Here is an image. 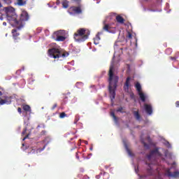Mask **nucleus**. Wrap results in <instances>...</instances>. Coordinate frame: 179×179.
I'll return each instance as SVG.
<instances>
[{
  "label": "nucleus",
  "mask_w": 179,
  "mask_h": 179,
  "mask_svg": "<svg viewBox=\"0 0 179 179\" xmlns=\"http://www.w3.org/2000/svg\"><path fill=\"white\" fill-rule=\"evenodd\" d=\"M108 76V90L111 103H113V101H114V99H115V90H117L119 79L118 76L114 75V65H111L110 66Z\"/></svg>",
  "instance_id": "nucleus-1"
},
{
  "label": "nucleus",
  "mask_w": 179,
  "mask_h": 179,
  "mask_svg": "<svg viewBox=\"0 0 179 179\" xmlns=\"http://www.w3.org/2000/svg\"><path fill=\"white\" fill-rule=\"evenodd\" d=\"M7 20L11 24V26H15L18 30H20L23 27V24L17 20V15L15 13V8L13 7H6L5 8Z\"/></svg>",
  "instance_id": "nucleus-2"
},
{
  "label": "nucleus",
  "mask_w": 179,
  "mask_h": 179,
  "mask_svg": "<svg viewBox=\"0 0 179 179\" xmlns=\"http://www.w3.org/2000/svg\"><path fill=\"white\" fill-rule=\"evenodd\" d=\"M89 36H90V31L89 29L80 28L74 34V40L77 43H83V41H86L89 38Z\"/></svg>",
  "instance_id": "nucleus-3"
},
{
  "label": "nucleus",
  "mask_w": 179,
  "mask_h": 179,
  "mask_svg": "<svg viewBox=\"0 0 179 179\" xmlns=\"http://www.w3.org/2000/svg\"><path fill=\"white\" fill-rule=\"evenodd\" d=\"M48 55L51 58H55V59H57V58H61L62 57H68L69 53H68V52H62L61 49L53 48L48 50Z\"/></svg>",
  "instance_id": "nucleus-4"
},
{
  "label": "nucleus",
  "mask_w": 179,
  "mask_h": 179,
  "mask_svg": "<svg viewBox=\"0 0 179 179\" xmlns=\"http://www.w3.org/2000/svg\"><path fill=\"white\" fill-rule=\"evenodd\" d=\"M70 15H82L83 13V6H73L69 8Z\"/></svg>",
  "instance_id": "nucleus-5"
},
{
  "label": "nucleus",
  "mask_w": 179,
  "mask_h": 179,
  "mask_svg": "<svg viewBox=\"0 0 179 179\" xmlns=\"http://www.w3.org/2000/svg\"><path fill=\"white\" fill-rule=\"evenodd\" d=\"M64 34H65V31L64 30H59L54 33V36H56V41H65L66 40V38L64 36Z\"/></svg>",
  "instance_id": "nucleus-6"
},
{
  "label": "nucleus",
  "mask_w": 179,
  "mask_h": 179,
  "mask_svg": "<svg viewBox=\"0 0 179 179\" xmlns=\"http://www.w3.org/2000/svg\"><path fill=\"white\" fill-rule=\"evenodd\" d=\"M30 19V17L29 16V13L26 10H23L20 16V22L23 26H24V22H27Z\"/></svg>",
  "instance_id": "nucleus-7"
},
{
  "label": "nucleus",
  "mask_w": 179,
  "mask_h": 179,
  "mask_svg": "<svg viewBox=\"0 0 179 179\" xmlns=\"http://www.w3.org/2000/svg\"><path fill=\"white\" fill-rule=\"evenodd\" d=\"M159 148H155L154 150L150 152V154L147 155L148 160H150V159H152V157L156 155L159 156V157H162V153L159 152Z\"/></svg>",
  "instance_id": "nucleus-8"
},
{
  "label": "nucleus",
  "mask_w": 179,
  "mask_h": 179,
  "mask_svg": "<svg viewBox=\"0 0 179 179\" xmlns=\"http://www.w3.org/2000/svg\"><path fill=\"white\" fill-rule=\"evenodd\" d=\"M166 176H167L168 177H171V178H178L179 177V171H176L175 172L171 173V171H170V169H167L165 173Z\"/></svg>",
  "instance_id": "nucleus-9"
},
{
  "label": "nucleus",
  "mask_w": 179,
  "mask_h": 179,
  "mask_svg": "<svg viewBox=\"0 0 179 179\" xmlns=\"http://www.w3.org/2000/svg\"><path fill=\"white\" fill-rule=\"evenodd\" d=\"M144 108H145V113H147L148 115H152V114H153V108H152V105L145 103Z\"/></svg>",
  "instance_id": "nucleus-10"
},
{
  "label": "nucleus",
  "mask_w": 179,
  "mask_h": 179,
  "mask_svg": "<svg viewBox=\"0 0 179 179\" xmlns=\"http://www.w3.org/2000/svg\"><path fill=\"white\" fill-rule=\"evenodd\" d=\"M11 33L13 34V38L15 43H17V40H20V38H19V36H20V34L17 33V29H13Z\"/></svg>",
  "instance_id": "nucleus-11"
},
{
  "label": "nucleus",
  "mask_w": 179,
  "mask_h": 179,
  "mask_svg": "<svg viewBox=\"0 0 179 179\" xmlns=\"http://www.w3.org/2000/svg\"><path fill=\"white\" fill-rule=\"evenodd\" d=\"M131 81V77H127L126 79V82L124 85V90L125 92H128L129 90V82Z\"/></svg>",
  "instance_id": "nucleus-12"
},
{
  "label": "nucleus",
  "mask_w": 179,
  "mask_h": 179,
  "mask_svg": "<svg viewBox=\"0 0 179 179\" xmlns=\"http://www.w3.org/2000/svg\"><path fill=\"white\" fill-rule=\"evenodd\" d=\"M116 20L120 24H124L125 20L121 15L116 16Z\"/></svg>",
  "instance_id": "nucleus-13"
},
{
  "label": "nucleus",
  "mask_w": 179,
  "mask_h": 179,
  "mask_svg": "<svg viewBox=\"0 0 179 179\" xmlns=\"http://www.w3.org/2000/svg\"><path fill=\"white\" fill-rule=\"evenodd\" d=\"M138 96L143 103H145V101H146V95H145L143 92H138Z\"/></svg>",
  "instance_id": "nucleus-14"
},
{
  "label": "nucleus",
  "mask_w": 179,
  "mask_h": 179,
  "mask_svg": "<svg viewBox=\"0 0 179 179\" xmlns=\"http://www.w3.org/2000/svg\"><path fill=\"white\" fill-rule=\"evenodd\" d=\"M22 109L24 110V111H26L27 113H31V108H30V106L29 105H22Z\"/></svg>",
  "instance_id": "nucleus-15"
},
{
  "label": "nucleus",
  "mask_w": 179,
  "mask_h": 179,
  "mask_svg": "<svg viewBox=\"0 0 179 179\" xmlns=\"http://www.w3.org/2000/svg\"><path fill=\"white\" fill-rule=\"evenodd\" d=\"M62 8H64V9H66L69 8V1L66 0H62Z\"/></svg>",
  "instance_id": "nucleus-16"
},
{
  "label": "nucleus",
  "mask_w": 179,
  "mask_h": 179,
  "mask_svg": "<svg viewBox=\"0 0 179 179\" xmlns=\"http://www.w3.org/2000/svg\"><path fill=\"white\" fill-rule=\"evenodd\" d=\"M134 116L135 117L137 121H140L141 120V115L139 114V110L134 111L133 112Z\"/></svg>",
  "instance_id": "nucleus-17"
},
{
  "label": "nucleus",
  "mask_w": 179,
  "mask_h": 179,
  "mask_svg": "<svg viewBox=\"0 0 179 179\" xmlns=\"http://www.w3.org/2000/svg\"><path fill=\"white\" fill-rule=\"evenodd\" d=\"M135 87H136L138 93L142 92V86L141 85V83H136L135 85Z\"/></svg>",
  "instance_id": "nucleus-18"
},
{
  "label": "nucleus",
  "mask_w": 179,
  "mask_h": 179,
  "mask_svg": "<svg viewBox=\"0 0 179 179\" xmlns=\"http://www.w3.org/2000/svg\"><path fill=\"white\" fill-rule=\"evenodd\" d=\"M103 30H104L105 31H108V33H111V27H110L107 24H105L103 27Z\"/></svg>",
  "instance_id": "nucleus-19"
},
{
  "label": "nucleus",
  "mask_w": 179,
  "mask_h": 179,
  "mask_svg": "<svg viewBox=\"0 0 179 179\" xmlns=\"http://www.w3.org/2000/svg\"><path fill=\"white\" fill-rule=\"evenodd\" d=\"M2 99H3V100H6L8 104H10L12 103V96H3Z\"/></svg>",
  "instance_id": "nucleus-20"
},
{
  "label": "nucleus",
  "mask_w": 179,
  "mask_h": 179,
  "mask_svg": "<svg viewBox=\"0 0 179 179\" xmlns=\"http://www.w3.org/2000/svg\"><path fill=\"white\" fill-rule=\"evenodd\" d=\"M2 99H3V100H6L8 104H10L12 103V96H3Z\"/></svg>",
  "instance_id": "nucleus-21"
},
{
  "label": "nucleus",
  "mask_w": 179,
  "mask_h": 179,
  "mask_svg": "<svg viewBox=\"0 0 179 179\" xmlns=\"http://www.w3.org/2000/svg\"><path fill=\"white\" fill-rule=\"evenodd\" d=\"M120 44H121V42H116V43H115L114 49H115L116 51H118V50H120V51H122V48H118V45H120Z\"/></svg>",
  "instance_id": "nucleus-22"
},
{
  "label": "nucleus",
  "mask_w": 179,
  "mask_h": 179,
  "mask_svg": "<svg viewBox=\"0 0 179 179\" xmlns=\"http://www.w3.org/2000/svg\"><path fill=\"white\" fill-rule=\"evenodd\" d=\"M27 3V0H17V4L20 6H23V5H26Z\"/></svg>",
  "instance_id": "nucleus-23"
},
{
  "label": "nucleus",
  "mask_w": 179,
  "mask_h": 179,
  "mask_svg": "<svg viewBox=\"0 0 179 179\" xmlns=\"http://www.w3.org/2000/svg\"><path fill=\"white\" fill-rule=\"evenodd\" d=\"M71 2L74 3V5H77V6L82 5V0H71Z\"/></svg>",
  "instance_id": "nucleus-24"
},
{
  "label": "nucleus",
  "mask_w": 179,
  "mask_h": 179,
  "mask_svg": "<svg viewBox=\"0 0 179 179\" xmlns=\"http://www.w3.org/2000/svg\"><path fill=\"white\" fill-rule=\"evenodd\" d=\"M148 176H152L153 174V171L152 170V166L150 164H148Z\"/></svg>",
  "instance_id": "nucleus-25"
},
{
  "label": "nucleus",
  "mask_w": 179,
  "mask_h": 179,
  "mask_svg": "<svg viewBox=\"0 0 179 179\" xmlns=\"http://www.w3.org/2000/svg\"><path fill=\"white\" fill-rule=\"evenodd\" d=\"M48 144V142L46 144H45L42 148H38L36 150V153H41V152H43V150L45 149V147L47 146Z\"/></svg>",
  "instance_id": "nucleus-26"
},
{
  "label": "nucleus",
  "mask_w": 179,
  "mask_h": 179,
  "mask_svg": "<svg viewBox=\"0 0 179 179\" xmlns=\"http://www.w3.org/2000/svg\"><path fill=\"white\" fill-rule=\"evenodd\" d=\"M99 41H100V36H96V38L94 39V44L97 45V44H99Z\"/></svg>",
  "instance_id": "nucleus-27"
},
{
  "label": "nucleus",
  "mask_w": 179,
  "mask_h": 179,
  "mask_svg": "<svg viewBox=\"0 0 179 179\" xmlns=\"http://www.w3.org/2000/svg\"><path fill=\"white\" fill-rule=\"evenodd\" d=\"M166 54H167L168 55H170V54H171V52H173V49L172 48H167L165 50Z\"/></svg>",
  "instance_id": "nucleus-28"
},
{
  "label": "nucleus",
  "mask_w": 179,
  "mask_h": 179,
  "mask_svg": "<svg viewBox=\"0 0 179 179\" xmlns=\"http://www.w3.org/2000/svg\"><path fill=\"white\" fill-rule=\"evenodd\" d=\"M6 103H8V101L7 100L1 99L0 98V105L1 106H3V104H6Z\"/></svg>",
  "instance_id": "nucleus-29"
},
{
  "label": "nucleus",
  "mask_w": 179,
  "mask_h": 179,
  "mask_svg": "<svg viewBox=\"0 0 179 179\" xmlns=\"http://www.w3.org/2000/svg\"><path fill=\"white\" fill-rule=\"evenodd\" d=\"M141 143H143L144 148H145V149H149V145L148 143H145V141H143V139H141Z\"/></svg>",
  "instance_id": "nucleus-30"
},
{
  "label": "nucleus",
  "mask_w": 179,
  "mask_h": 179,
  "mask_svg": "<svg viewBox=\"0 0 179 179\" xmlns=\"http://www.w3.org/2000/svg\"><path fill=\"white\" fill-rule=\"evenodd\" d=\"M110 115H111V117H113V120H115V121H118V119L117 118V116H115V113L114 112H111Z\"/></svg>",
  "instance_id": "nucleus-31"
},
{
  "label": "nucleus",
  "mask_w": 179,
  "mask_h": 179,
  "mask_svg": "<svg viewBox=\"0 0 179 179\" xmlns=\"http://www.w3.org/2000/svg\"><path fill=\"white\" fill-rule=\"evenodd\" d=\"M45 135H47V131L43 130L42 131H41L40 136H45Z\"/></svg>",
  "instance_id": "nucleus-32"
},
{
  "label": "nucleus",
  "mask_w": 179,
  "mask_h": 179,
  "mask_svg": "<svg viewBox=\"0 0 179 179\" xmlns=\"http://www.w3.org/2000/svg\"><path fill=\"white\" fill-rule=\"evenodd\" d=\"M65 117H67L66 114L63 112L59 114V118H65Z\"/></svg>",
  "instance_id": "nucleus-33"
},
{
  "label": "nucleus",
  "mask_w": 179,
  "mask_h": 179,
  "mask_svg": "<svg viewBox=\"0 0 179 179\" xmlns=\"http://www.w3.org/2000/svg\"><path fill=\"white\" fill-rule=\"evenodd\" d=\"M76 87H78V89H80V87H82V86H83V83H77L76 84Z\"/></svg>",
  "instance_id": "nucleus-34"
},
{
  "label": "nucleus",
  "mask_w": 179,
  "mask_h": 179,
  "mask_svg": "<svg viewBox=\"0 0 179 179\" xmlns=\"http://www.w3.org/2000/svg\"><path fill=\"white\" fill-rule=\"evenodd\" d=\"M3 2L7 5H10V3H12V0H3Z\"/></svg>",
  "instance_id": "nucleus-35"
},
{
  "label": "nucleus",
  "mask_w": 179,
  "mask_h": 179,
  "mask_svg": "<svg viewBox=\"0 0 179 179\" xmlns=\"http://www.w3.org/2000/svg\"><path fill=\"white\" fill-rule=\"evenodd\" d=\"M126 36L127 38L131 39V38H132V34H131V32L128 31Z\"/></svg>",
  "instance_id": "nucleus-36"
},
{
  "label": "nucleus",
  "mask_w": 179,
  "mask_h": 179,
  "mask_svg": "<svg viewBox=\"0 0 179 179\" xmlns=\"http://www.w3.org/2000/svg\"><path fill=\"white\" fill-rule=\"evenodd\" d=\"M26 132H27V127L24 128L22 132V136H23L26 135Z\"/></svg>",
  "instance_id": "nucleus-37"
},
{
  "label": "nucleus",
  "mask_w": 179,
  "mask_h": 179,
  "mask_svg": "<svg viewBox=\"0 0 179 179\" xmlns=\"http://www.w3.org/2000/svg\"><path fill=\"white\" fill-rule=\"evenodd\" d=\"M164 145H166V147L169 148H171V144H170V143L169 141H166Z\"/></svg>",
  "instance_id": "nucleus-38"
},
{
  "label": "nucleus",
  "mask_w": 179,
  "mask_h": 179,
  "mask_svg": "<svg viewBox=\"0 0 179 179\" xmlns=\"http://www.w3.org/2000/svg\"><path fill=\"white\" fill-rule=\"evenodd\" d=\"M122 110H123V108H122V107H120V108L117 110V113H124V111H122Z\"/></svg>",
  "instance_id": "nucleus-39"
},
{
  "label": "nucleus",
  "mask_w": 179,
  "mask_h": 179,
  "mask_svg": "<svg viewBox=\"0 0 179 179\" xmlns=\"http://www.w3.org/2000/svg\"><path fill=\"white\" fill-rule=\"evenodd\" d=\"M170 59L172 61H177V57H170Z\"/></svg>",
  "instance_id": "nucleus-40"
},
{
  "label": "nucleus",
  "mask_w": 179,
  "mask_h": 179,
  "mask_svg": "<svg viewBox=\"0 0 179 179\" xmlns=\"http://www.w3.org/2000/svg\"><path fill=\"white\" fill-rule=\"evenodd\" d=\"M127 152H128V155H129V156H133L132 152H131V150L127 149Z\"/></svg>",
  "instance_id": "nucleus-41"
},
{
  "label": "nucleus",
  "mask_w": 179,
  "mask_h": 179,
  "mask_svg": "<svg viewBox=\"0 0 179 179\" xmlns=\"http://www.w3.org/2000/svg\"><path fill=\"white\" fill-rule=\"evenodd\" d=\"M57 103H55L54 105H53V106L52 107V110H55V108H57Z\"/></svg>",
  "instance_id": "nucleus-42"
},
{
  "label": "nucleus",
  "mask_w": 179,
  "mask_h": 179,
  "mask_svg": "<svg viewBox=\"0 0 179 179\" xmlns=\"http://www.w3.org/2000/svg\"><path fill=\"white\" fill-rule=\"evenodd\" d=\"M17 112L19 113V114H22V108L18 107L17 108Z\"/></svg>",
  "instance_id": "nucleus-43"
},
{
  "label": "nucleus",
  "mask_w": 179,
  "mask_h": 179,
  "mask_svg": "<svg viewBox=\"0 0 179 179\" xmlns=\"http://www.w3.org/2000/svg\"><path fill=\"white\" fill-rule=\"evenodd\" d=\"M27 138H29V134L26 135L24 138L22 139V141H26V139H27Z\"/></svg>",
  "instance_id": "nucleus-44"
},
{
  "label": "nucleus",
  "mask_w": 179,
  "mask_h": 179,
  "mask_svg": "<svg viewBox=\"0 0 179 179\" xmlns=\"http://www.w3.org/2000/svg\"><path fill=\"white\" fill-rule=\"evenodd\" d=\"M176 107H179V101L176 102Z\"/></svg>",
  "instance_id": "nucleus-45"
},
{
  "label": "nucleus",
  "mask_w": 179,
  "mask_h": 179,
  "mask_svg": "<svg viewBox=\"0 0 179 179\" xmlns=\"http://www.w3.org/2000/svg\"><path fill=\"white\" fill-rule=\"evenodd\" d=\"M76 157L79 160V154H78V152L76 153Z\"/></svg>",
  "instance_id": "nucleus-46"
},
{
  "label": "nucleus",
  "mask_w": 179,
  "mask_h": 179,
  "mask_svg": "<svg viewBox=\"0 0 179 179\" xmlns=\"http://www.w3.org/2000/svg\"><path fill=\"white\" fill-rule=\"evenodd\" d=\"M60 3H61V1H59V0H57L56 4L57 5H59Z\"/></svg>",
  "instance_id": "nucleus-47"
},
{
  "label": "nucleus",
  "mask_w": 179,
  "mask_h": 179,
  "mask_svg": "<svg viewBox=\"0 0 179 179\" xmlns=\"http://www.w3.org/2000/svg\"><path fill=\"white\" fill-rule=\"evenodd\" d=\"M0 20H3V17L2 15L0 16Z\"/></svg>",
  "instance_id": "nucleus-48"
},
{
  "label": "nucleus",
  "mask_w": 179,
  "mask_h": 179,
  "mask_svg": "<svg viewBox=\"0 0 179 179\" xmlns=\"http://www.w3.org/2000/svg\"><path fill=\"white\" fill-rule=\"evenodd\" d=\"M147 138L149 141H150V136H148Z\"/></svg>",
  "instance_id": "nucleus-49"
},
{
  "label": "nucleus",
  "mask_w": 179,
  "mask_h": 179,
  "mask_svg": "<svg viewBox=\"0 0 179 179\" xmlns=\"http://www.w3.org/2000/svg\"><path fill=\"white\" fill-rule=\"evenodd\" d=\"M145 177H146V176H141V178H145Z\"/></svg>",
  "instance_id": "nucleus-50"
},
{
  "label": "nucleus",
  "mask_w": 179,
  "mask_h": 179,
  "mask_svg": "<svg viewBox=\"0 0 179 179\" xmlns=\"http://www.w3.org/2000/svg\"><path fill=\"white\" fill-rule=\"evenodd\" d=\"M3 26H6V22H3Z\"/></svg>",
  "instance_id": "nucleus-51"
},
{
  "label": "nucleus",
  "mask_w": 179,
  "mask_h": 179,
  "mask_svg": "<svg viewBox=\"0 0 179 179\" xmlns=\"http://www.w3.org/2000/svg\"><path fill=\"white\" fill-rule=\"evenodd\" d=\"M2 8V3L0 2V9Z\"/></svg>",
  "instance_id": "nucleus-52"
},
{
  "label": "nucleus",
  "mask_w": 179,
  "mask_h": 179,
  "mask_svg": "<svg viewBox=\"0 0 179 179\" xmlns=\"http://www.w3.org/2000/svg\"><path fill=\"white\" fill-rule=\"evenodd\" d=\"M90 150H93V147L90 148Z\"/></svg>",
  "instance_id": "nucleus-53"
},
{
  "label": "nucleus",
  "mask_w": 179,
  "mask_h": 179,
  "mask_svg": "<svg viewBox=\"0 0 179 179\" xmlns=\"http://www.w3.org/2000/svg\"><path fill=\"white\" fill-rule=\"evenodd\" d=\"M2 92L0 91V96H2Z\"/></svg>",
  "instance_id": "nucleus-54"
},
{
  "label": "nucleus",
  "mask_w": 179,
  "mask_h": 179,
  "mask_svg": "<svg viewBox=\"0 0 179 179\" xmlns=\"http://www.w3.org/2000/svg\"><path fill=\"white\" fill-rule=\"evenodd\" d=\"M70 141H73V138H70Z\"/></svg>",
  "instance_id": "nucleus-55"
},
{
  "label": "nucleus",
  "mask_w": 179,
  "mask_h": 179,
  "mask_svg": "<svg viewBox=\"0 0 179 179\" xmlns=\"http://www.w3.org/2000/svg\"><path fill=\"white\" fill-rule=\"evenodd\" d=\"M105 168H106V169H108V166H106Z\"/></svg>",
  "instance_id": "nucleus-56"
},
{
  "label": "nucleus",
  "mask_w": 179,
  "mask_h": 179,
  "mask_svg": "<svg viewBox=\"0 0 179 179\" xmlns=\"http://www.w3.org/2000/svg\"><path fill=\"white\" fill-rule=\"evenodd\" d=\"M46 139H50V137H47Z\"/></svg>",
  "instance_id": "nucleus-57"
},
{
  "label": "nucleus",
  "mask_w": 179,
  "mask_h": 179,
  "mask_svg": "<svg viewBox=\"0 0 179 179\" xmlns=\"http://www.w3.org/2000/svg\"><path fill=\"white\" fill-rule=\"evenodd\" d=\"M43 142L45 143V140H44Z\"/></svg>",
  "instance_id": "nucleus-58"
},
{
  "label": "nucleus",
  "mask_w": 179,
  "mask_h": 179,
  "mask_svg": "<svg viewBox=\"0 0 179 179\" xmlns=\"http://www.w3.org/2000/svg\"><path fill=\"white\" fill-rule=\"evenodd\" d=\"M145 1H148V0H145Z\"/></svg>",
  "instance_id": "nucleus-59"
}]
</instances>
